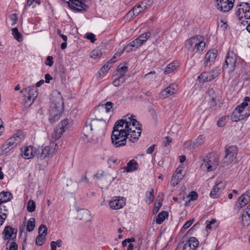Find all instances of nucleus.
I'll return each instance as SVG.
<instances>
[{
  "label": "nucleus",
  "instance_id": "7c9ffc66",
  "mask_svg": "<svg viewBox=\"0 0 250 250\" xmlns=\"http://www.w3.org/2000/svg\"><path fill=\"white\" fill-rule=\"evenodd\" d=\"M154 198V189L151 188L146 194L145 201L150 204L153 202Z\"/></svg>",
  "mask_w": 250,
  "mask_h": 250
},
{
  "label": "nucleus",
  "instance_id": "0eeeda50",
  "mask_svg": "<svg viewBox=\"0 0 250 250\" xmlns=\"http://www.w3.org/2000/svg\"><path fill=\"white\" fill-rule=\"evenodd\" d=\"M225 156L223 160L224 166L231 164L236 159L238 149L236 146H226Z\"/></svg>",
  "mask_w": 250,
  "mask_h": 250
},
{
  "label": "nucleus",
  "instance_id": "f03ea898",
  "mask_svg": "<svg viewBox=\"0 0 250 250\" xmlns=\"http://www.w3.org/2000/svg\"><path fill=\"white\" fill-rule=\"evenodd\" d=\"M134 117L128 114L119 120L123 121V127L128 136V140L132 143L138 140L142 132L141 124Z\"/></svg>",
  "mask_w": 250,
  "mask_h": 250
},
{
  "label": "nucleus",
  "instance_id": "864d4df0",
  "mask_svg": "<svg viewBox=\"0 0 250 250\" xmlns=\"http://www.w3.org/2000/svg\"><path fill=\"white\" fill-rule=\"evenodd\" d=\"M193 221H194V220L192 219V220H188V221H187L183 225V227L181 230L184 231V230H186V229H187L188 228L192 225V224L193 222Z\"/></svg>",
  "mask_w": 250,
  "mask_h": 250
},
{
  "label": "nucleus",
  "instance_id": "4d7b16f0",
  "mask_svg": "<svg viewBox=\"0 0 250 250\" xmlns=\"http://www.w3.org/2000/svg\"><path fill=\"white\" fill-rule=\"evenodd\" d=\"M53 57L52 56H48L46 58L45 64L49 66H52L53 64Z\"/></svg>",
  "mask_w": 250,
  "mask_h": 250
},
{
  "label": "nucleus",
  "instance_id": "603ef678",
  "mask_svg": "<svg viewBox=\"0 0 250 250\" xmlns=\"http://www.w3.org/2000/svg\"><path fill=\"white\" fill-rule=\"evenodd\" d=\"M220 69L218 68H215L213 69L211 71L209 72L211 74V76L213 77V79L217 77L220 74Z\"/></svg>",
  "mask_w": 250,
  "mask_h": 250
},
{
  "label": "nucleus",
  "instance_id": "f3484780",
  "mask_svg": "<svg viewBox=\"0 0 250 250\" xmlns=\"http://www.w3.org/2000/svg\"><path fill=\"white\" fill-rule=\"evenodd\" d=\"M25 92L28 93V95L25 100V106H30L37 97V92L35 90L34 86H28L25 88Z\"/></svg>",
  "mask_w": 250,
  "mask_h": 250
},
{
  "label": "nucleus",
  "instance_id": "ddd939ff",
  "mask_svg": "<svg viewBox=\"0 0 250 250\" xmlns=\"http://www.w3.org/2000/svg\"><path fill=\"white\" fill-rule=\"evenodd\" d=\"M151 33L146 32L140 35L137 39L132 41L127 46L138 48L143 45L147 40L150 37Z\"/></svg>",
  "mask_w": 250,
  "mask_h": 250
},
{
  "label": "nucleus",
  "instance_id": "f257e3e1",
  "mask_svg": "<svg viewBox=\"0 0 250 250\" xmlns=\"http://www.w3.org/2000/svg\"><path fill=\"white\" fill-rule=\"evenodd\" d=\"M106 123L103 120L93 119L87 120L83 128L85 138L91 137L94 141L103 136L105 133Z\"/></svg>",
  "mask_w": 250,
  "mask_h": 250
},
{
  "label": "nucleus",
  "instance_id": "412c9836",
  "mask_svg": "<svg viewBox=\"0 0 250 250\" xmlns=\"http://www.w3.org/2000/svg\"><path fill=\"white\" fill-rule=\"evenodd\" d=\"M183 171L181 169H177L172 176L171 180V186L175 187L183 178Z\"/></svg>",
  "mask_w": 250,
  "mask_h": 250
},
{
  "label": "nucleus",
  "instance_id": "6ab92c4d",
  "mask_svg": "<svg viewBox=\"0 0 250 250\" xmlns=\"http://www.w3.org/2000/svg\"><path fill=\"white\" fill-rule=\"evenodd\" d=\"M199 245V241L194 237H190L184 244L183 250H195Z\"/></svg>",
  "mask_w": 250,
  "mask_h": 250
},
{
  "label": "nucleus",
  "instance_id": "a18cd8bd",
  "mask_svg": "<svg viewBox=\"0 0 250 250\" xmlns=\"http://www.w3.org/2000/svg\"><path fill=\"white\" fill-rule=\"evenodd\" d=\"M156 72L154 71H151L147 74H146L144 76V78L148 80H154L156 78V75H155Z\"/></svg>",
  "mask_w": 250,
  "mask_h": 250
},
{
  "label": "nucleus",
  "instance_id": "a211bd4d",
  "mask_svg": "<svg viewBox=\"0 0 250 250\" xmlns=\"http://www.w3.org/2000/svg\"><path fill=\"white\" fill-rule=\"evenodd\" d=\"M17 229L13 228L10 226H6L3 231L4 240H14L16 238Z\"/></svg>",
  "mask_w": 250,
  "mask_h": 250
},
{
  "label": "nucleus",
  "instance_id": "423d86ee",
  "mask_svg": "<svg viewBox=\"0 0 250 250\" xmlns=\"http://www.w3.org/2000/svg\"><path fill=\"white\" fill-rule=\"evenodd\" d=\"M206 46L204 37L201 35L194 36L185 42V47L188 51L202 52Z\"/></svg>",
  "mask_w": 250,
  "mask_h": 250
},
{
  "label": "nucleus",
  "instance_id": "f704fd0d",
  "mask_svg": "<svg viewBox=\"0 0 250 250\" xmlns=\"http://www.w3.org/2000/svg\"><path fill=\"white\" fill-rule=\"evenodd\" d=\"M115 62V61H110V60L107 62L100 70L99 74L102 75L104 74V72L108 71V70L112 66V64Z\"/></svg>",
  "mask_w": 250,
  "mask_h": 250
},
{
  "label": "nucleus",
  "instance_id": "c9c22d12",
  "mask_svg": "<svg viewBox=\"0 0 250 250\" xmlns=\"http://www.w3.org/2000/svg\"><path fill=\"white\" fill-rule=\"evenodd\" d=\"M11 31L12 34L17 41L20 42L22 40V35L19 32L17 28H14Z\"/></svg>",
  "mask_w": 250,
  "mask_h": 250
},
{
  "label": "nucleus",
  "instance_id": "e2e57ef3",
  "mask_svg": "<svg viewBox=\"0 0 250 250\" xmlns=\"http://www.w3.org/2000/svg\"><path fill=\"white\" fill-rule=\"evenodd\" d=\"M123 51L122 50H121V51H117L115 54V55H114V56L110 60V61H115V62H116V61L114 60L117 57H120L121 54H122Z\"/></svg>",
  "mask_w": 250,
  "mask_h": 250
},
{
  "label": "nucleus",
  "instance_id": "0e129e2a",
  "mask_svg": "<svg viewBox=\"0 0 250 250\" xmlns=\"http://www.w3.org/2000/svg\"><path fill=\"white\" fill-rule=\"evenodd\" d=\"M17 249H18L17 244L15 242H13L10 246L9 250H17Z\"/></svg>",
  "mask_w": 250,
  "mask_h": 250
},
{
  "label": "nucleus",
  "instance_id": "5701e85b",
  "mask_svg": "<svg viewBox=\"0 0 250 250\" xmlns=\"http://www.w3.org/2000/svg\"><path fill=\"white\" fill-rule=\"evenodd\" d=\"M138 168V164L134 159L130 160L126 165V167L123 168L125 170V171L127 172H130L137 170Z\"/></svg>",
  "mask_w": 250,
  "mask_h": 250
},
{
  "label": "nucleus",
  "instance_id": "de8ad7c7",
  "mask_svg": "<svg viewBox=\"0 0 250 250\" xmlns=\"http://www.w3.org/2000/svg\"><path fill=\"white\" fill-rule=\"evenodd\" d=\"M188 197L189 198L188 202L195 201L197 199L198 194L196 192L192 191L189 193Z\"/></svg>",
  "mask_w": 250,
  "mask_h": 250
},
{
  "label": "nucleus",
  "instance_id": "aec40b11",
  "mask_svg": "<svg viewBox=\"0 0 250 250\" xmlns=\"http://www.w3.org/2000/svg\"><path fill=\"white\" fill-rule=\"evenodd\" d=\"M177 88V85L175 83H172L161 92V96L163 98H167L169 96L174 94L175 93Z\"/></svg>",
  "mask_w": 250,
  "mask_h": 250
},
{
  "label": "nucleus",
  "instance_id": "2eb2a0df",
  "mask_svg": "<svg viewBox=\"0 0 250 250\" xmlns=\"http://www.w3.org/2000/svg\"><path fill=\"white\" fill-rule=\"evenodd\" d=\"M217 56V52L216 50H209L205 55L204 59V65L206 67L209 68Z\"/></svg>",
  "mask_w": 250,
  "mask_h": 250
},
{
  "label": "nucleus",
  "instance_id": "4be33fe9",
  "mask_svg": "<svg viewBox=\"0 0 250 250\" xmlns=\"http://www.w3.org/2000/svg\"><path fill=\"white\" fill-rule=\"evenodd\" d=\"M33 147L31 146L25 147L23 150H21V156L25 159H30L34 156Z\"/></svg>",
  "mask_w": 250,
  "mask_h": 250
},
{
  "label": "nucleus",
  "instance_id": "39448f33",
  "mask_svg": "<svg viewBox=\"0 0 250 250\" xmlns=\"http://www.w3.org/2000/svg\"><path fill=\"white\" fill-rule=\"evenodd\" d=\"M202 161L201 167L203 170L208 172L213 171L216 169L219 163L218 156L215 153H209L206 156L200 157Z\"/></svg>",
  "mask_w": 250,
  "mask_h": 250
},
{
  "label": "nucleus",
  "instance_id": "cd10ccee",
  "mask_svg": "<svg viewBox=\"0 0 250 250\" xmlns=\"http://www.w3.org/2000/svg\"><path fill=\"white\" fill-rule=\"evenodd\" d=\"M178 63L173 62L168 64L165 68L164 73L166 75L173 72L178 67Z\"/></svg>",
  "mask_w": 250,
  "mask_h": 250
},
{
  "label": "nucleus",
  "instance_id": "2f4dec72",
  "mask_svg": "<svg viewBox=\"0 0 250 250\" xmlns=\"http://www.w3.org/2000/svg\"><path fill=\"white\" fill-rule=\"evenodd\" d=\"M168 212L166 211H163L158 214L156 218V223L157 224H161L168 216Z\"/></svg>",
  "mask_w": 250,
  "mask_h": 250
},
{
  "label": "nucleus",
  "instance_id": "72a5a7b5",
  "mask_svg": "<svg viewBox=\"0 0 250 250\" xmlns=\"http://www.w3.org/2000/svg\"><path fill=\"white\" fill-rule=\"evenodd\" d=\"M206 140V137L204 135H200L194 141V146L196 148H197L199 146L202 145Z\"/></svg>",
  "mask_w": 250,
  "mask_h": 250
},
{
  "label": "nucleus",
  "instance_id": "3c124183",
  "mask_svg": "<svg viewBox=\"0 0 250 250\" xmlns=\"http://www.w3.org/2000/svg\"><path fill=\"white\" fill-rule=\"evenodd\" d=\"M105 176V172L103 170H100L96 173V174L94 175L95 178H96L98 180H101L104 176Z\"/></svg>",
  "mask_w": 250,
  "mask_h": 250
},
{
  "label": "nucleus",
  "instance_id": "dca6fc26",
  "mask_svg": "<svg viewBox=\"0 0 250 250\" xmlns=\"http://www.w3.org/2000/svg\"><path fill=\"white\" fill-rule=\"evenodd\" d=\"M225 187V184L223 182L216 183L210 192V197L214 199L218 198L221 195Z\"/></svg>",
  "mask_w": 250,
  "mask_h": 250
},
{
  "label": "nucleus",
  "instance_id": "c756f323",
  "mask_svg": "<svg viewBox=\"0 0 250 250\" xmlns=\"http://www.w3.org/2000/svg\"><path fill=\"white\" fill-rule=\"evenodd\" d=\"M242 222L244 226L250 225V210H245L242 217Z\"/></svg>",
  "mask_w": 250,
  "mask_h": 250
},
{
  "label": "nucleus",
  "instance_id": "a878e982",
  "mask_svg": "<svg viewBox=\"0 0 250 250\" xmlns=\"http://www.w3.org/2000/svg\"><path fill=\"white\" fill-rule=\"evenodd\" d=\"M249 202L250 201L249 200V198H247L246 196L242 195L239 198L238 201L236 204V207L238 209H240L248 204Z\"/></svg>",
  "mask_w": 250,
  "mask_h": 250
},
{
  "label": "nucleus",
  "instance_id": "774afa93",
  "mask_svg": "<svg viewBox=\"0 0 250 250\" xmlns=\"http://www.w3.org/2000/svg\"><path fill=\"white\" fill-rule=\"evenodd\" d=\"M51 250H56L57 245L55 241H51L50 243Z\"/></svg>",
  "mask_w": 250,
  "mask_h": 250
},
{
  "label": "nucleus",
  "instance_id": "9b49d317",
  "mask_svg": "<svg viewBox=\"0 0 250 250\" xmlns=\"http://www.w3.org/2000/svg\"><path fill=\"white\" fill-rule=\"evenodd\" d=\"M216 8L221 12H227L233 7L234 0H215Z\"/></svg>",
  "mask_w": 250,
  "mask_h": 250
},
{
  "label": "nucleus",
  "instance_id": "052dcab7",
  "mask_svg": "<svg viewBox=\"0 0 250 250\" xmlns=\"http://www.w3.org/2000/svg\"><path fill=\"white\" fill-rule=\"evenodd\" d=\"M172 139L170 137L167 136L165 138L164 145L165 146H167L171 143Z\"/></svg>",
  "mask_w": 250,
  "mask_h": 250
},
{
  "label": "nucleus",
  "instance_id": "58836bf2",
  "mask_svg": "<svg viewBox=\"0 0 250 250\" xmlns=\"http://www.w3.org/2000/svg\"><path fill=\"white\" fill-rule=\"evenodd\" d=\"M89 215V212L86 209L80 210L77 216V217L80 220H83L86 219V217Z\"/></svg>",
  "mask_w": 250,
  "mask_h": 250
},
{
  "label": "nucleus",
  "instance_id": "09e8293b",
  "mask_svg": "<svg viewBox=\"0 0 250 250\" xmlns=\"http://www.w3.org/2000/svg\"><path fill=\"white\" fill-rule=\"evenodd\" d=\"M13 137H16V141H17L18 144H19L24 138V135L22 133H18L15 134Z\"/></svg>",
  "mask_w": 250,
  "mask_h": 250
},
{
  "label": "nucleus",
  "instance_id": "79ce46f5",
  "mask_svg": "<svg viewBox=\"0 0 250 250\" xmlns=\"http://www.w3.org/2000/svg\"><path fill=\"white\" fill-rule=\"evenodd\" d=\"M102 55L101 51L99 49H96L93 50L91 53V57L93 59H96L100 58Z\"/></svg>",
  "mask_w": 250,
  "mask_h": 250
},
{
  "label": "nucleus",
  "instance_id": "4468645a",
  "mask_svg": "<svg viewBox=\"0 0 250 250\" xmlns=\"http://www.w3.org/2000/svg\"><path fill=\"white\" fill-rule=\"evenodd\" d=\"M47 228L45 225L42 224L39 228V235L36 238L35 243L38 246H42L43 244L45 235L47 234Z\"/></svg>",
  "mask_w": 250,
  "mask_h": 250
},
{
  "label": "nucleus",
  "instance_id": "338daca9",
  "mask_svg": "<svg viewBox=\"0 0 250 250\" xmlns=\"http://www.w3.org/2000/svg\"><path fill=\"white\" fill-rule=\"evenodd\" d=\"M121 84H123L125 81V75L120 74V76L117 78Z\"/></svg>",
  "mask_w": 250,
  "mask_h": 250
},
{
  "label": "nucleus",
  "instance_id": "e433bc0d",
  "mask_svg": "<svg viewBox=\"0 0 250 250\" xmlns=\"http://www.w3.org/2000/svg\"><path fill=\"white\" fill-rule=\"evenodd\" d=\"M18 144V142L16 141V137H12L5 142V146L9 145L11 146L12 148L15 147Z\"/></svg>",
  "mask_w": 250,
  "mask_h": 250
},
{
  "label": "nucleus",
  "instance_id": "1a4fd4ad",
  "mask_svg": "<svg viewBox=\"0 0 250 250\" xmlns=\"http://www.w3.org/2000/svg\"><path fill=\"white\" fill-rule=\"evenodd\" d=\"M248 106V103L247 102H243L240 105H238L236 107L234 111L233 112L231 119L235 122H237L238 120H244L246 117V112L243 114L245 108Z\"/></svg>",
  "mask_w": 250,
  "mask_h": 250
},
{
  "label": "nucleus",
  "instance_id": "49530a36",
  "mask_svg": "<svg viewBox=\"0 0 250 250\" xmlns=\"http://www.w3.org/2000/svg\"><path fill=\"white\" fill-rule=\"evenodd\" d=\"M9 19L11 22V24L12 25H15L17 22L18 20L17 15L16 13L11 14L9 16Z\"/></svg>",
  "mask_w": 250,
  "mask_h": 250
},
{
  "label": "nucleus",
  "instance_id": "393cba45",
  "mask_svg": "<svg viewBox=\"0 0 250 250\" xmlns=\"http://www.w3.org/2000/svg\"><path fill=\"white\" fill-rule=\"evenodd\" d=\"M13 197L12 194L9 192L2 191L0 193V205L3 203L9 201Z\"/></svg>",
  "mask_w": 250,
  "mask_h": 250
},
{
  "label": "nucleus",
  "instance_id": "bb28decb",
  "mask_svg": "<svg viewBox=\"0 0 250 250\" xmlns=\"http://www.w3.org/2000/svg\"><path fill=\"white\" fill-rule=\"evenodd\" d=\"M198 79L201 82L205 83L213 80V77L211 76L209 72H204L198 76Z\"/></svg>",
  "mask_w": 250,
  "mask_h": 250
},
{
  "label": "nucleus",
  "instance_id": "6e6552de",
  "mask_svg": "<svg viewBox=\"0 0 250 250\" xmlns=\"http://www.w3.org/2000/svg\"><path fill=\"white\" fill-rule=\"evenodd\" d=\"M236 16L239 20L243 18L250 20V4L248 2H242L236 7Z\"/></svg>",
  "mask_w": 250,
  "mask_h": 250
},
{
  "label": "nucleus",
  "instance_id": "c03bdc74",
  "mask_svg": "<svg viewBox=\"0 0 250 250\" xmlns=\"http://www.w3.org/2000/svg\"><path fill=\"white\" fill-rule=\"evenodd\" d=\"M117 70L118 72L120 73V74L125 75V73L128 71V67L120 64L118 66Z\"/></svg>",
  "mask_w": 250,
  "mask_h": 250
},
{
  "label": "nucleus",
  "instance_id": "5fc2aeb1",
  "mask_svg": "<svg viewBox=\"0 0 250 250\" xmlns=\"http://www.w3.org/2000/svg\"><path fill=\"white\" fill-rule=\"evenodd\" d=\"M162 204L161 202H158V203H155L153 212L154 213H156L158 211L160 208L162 206Z\"/></svg>",
  "mask_w": 250,
  "mask_h": 250
},
{
  "label": "nucleus",
  "instance_id": "6e6d98bb",
  "mask_svg": "<svg viewBox=\"0 0 250 250\" xmlns=\"http://www.w3.org/2000/svg\"><path fill=\"white\" fill-rule=\"evenodd\" d=\"M86 38L92 42H94L96 41L95 36L91 33H87L86 34Z\"/></svg>",
  "mask_w": 250,
  "mask_h": 250
},
{
  "label": "nucleus",
  "instance_id": "8fccbe9b",
  "mask_svg": "<svg viewBox=\"0 0 250 250\" xmlns=\"http://www.w3.org/2000/svg\"><path fill=\"white\" fill-rule=\"evenodd\" d=\"M12 148L11 146L7 145L6 146H5V143L2 145L1 150L2 154H4L8 152H9L10 150H11Z\"/></svg>",
  "mask_w": 250,
  "mask_h": 250
},
{
  "label": "nucleus",
  "instance_id": "13d9d810",
  "mask_svg": "<svg viewBox=\"0 0 250 250\" xmlns=\"http://www.w3.org/2000/svg\"><path fill=\"white\" fill-rule=\"evenodd\" d=\"M226 119L225 117H222L220 118L218 121L217 124L219 127H222L225 125V120Z\"/></svg>",
  "mask_w": 250,
  "mask_h": 250
},
{
  "label": "nucleus",
  "instance_id": "680f3d73",
  "mask_svg": "<svg viewBox=\"0 0 250 250\" xmlns=\"http://www.w3.org/2000/svg\"><path fill=\"white\" fill-rule=\"evenodd\" d=\"M7 214L6 213H2L0 214V227L3 224L4 221L7 217Z\"/></svg>",
  "mask_w": 250,
  "mask_h": 250
},
{
  "label": "nucleus",
  "instance_id": "473e14b6",
  "mask_svg": "<svg viewBox=\"0 0 250 250\" xmlns=\"http://www.w3.org/2000/svg\"><path fill=\"white\" fill-rule=\"evenodd\" d=\"M68 125V120L66 119L59 123L57 128L59 129L62 133H63L67 129Z\"/></svg>",
  "mask_w": 250,
  "mask_h": 250
},
{
  "label": "nucleus",
  "instance_id": "37998d69",
  "mask_svg": "<svg viewBox=\"0 0 250 250\" xmlns=\"http://www.w3.org/2000/svg\"><path fill=\"white\" fill-rule=\"evenodd\" d=\"M62 134V133L60 131V130L56 128L52 135V138L54 139L55 141H56L61 137Z\"/></svg>",
  "mask_w": 250,
  "mask_h": 250
},
{
  "label": "nucleus",
  "instance_id": "69168bd1",
  "mask_svg": "<svg viewBox=\"0 0 250 250\" xmlns=\"http://www.w3.org/2000/svg\"><path fill=\"white\" fill-rule=\"evenodd\" d=\"M45 82L47 83H50V80L52 79V77L49 74H46L44 76Z\"/></svg>",
  "mask_w": 250,
  "mask_h": 250
},
{
  "label": "nucleus",
  "instance_id": "9d476101",
  "mask_svg": "<svg viewBox=\"0 0 250 250\" xmlns=\"http://www.w3.org/2000/svg\"><path fill=\"white\" fill-rule=\"evenodd\" d=\"M237 56L234 51L229 48L225 61V66L226 68H229L230 71H233L234 69L237 61Z\"/></svg>",
  "mask_w": 250,
  "mask_h": 250
},
{
  "label": "nucleus",
  "instance_id": "bf43d9fd",
  "mask_svg": "<svg viewBox=\"0 0 250 250\" xmlns=\"http://www.w3.org/2000/svg\"><path fill=\"white\" fill-rule=\"evenodd\" d=\"M113 104L111 102H107L105 104V108L106 112H109L110 109L112 108Z\"/></svg>",
  "mask_w": 250,
  "mask_h": 250
},
{
  "label": "nucleus",
  "instance_id": "4c0bfd02",
  "mask_svg": "<svg viewBox=\"0 0 250 250\" xmlns=\"http://www.w3.org/2000/svg\"><path fill=\"white\" fill-rule=\"evenodd\" d=\"M35 226V220L34 218H30L27 222L26 229L30 232L32 231Z\"/></svg>",
  "mask_w": 250,
  "mask_h": 250
},
{
  "label": "nucleus",
  "instance_id": "ea45409f",
  "mask_svg": "<svg viewBox=\"0 0 250 250\" xmlns=\"http://www.w3.org/2000/svg\"><path fill=\"white\" fill-rule=\"evenodd\" d=\"M36 205L35 202L33 200H30L28 203L27 205V209L28 211L30 212H32L35 210Z\"/></svg>",
  "mask_w": 250,
  "mask_h": 250
},
{
  "label": "nucleus",
  "instance_id": "f8f14e48",
  "mask_svg": "<svg viewBox=\"0 0 250 250\" xmlns=\"http://www.w3.org/2000/svg\"><path fill=\"white\" fill-rule=\"evenodd\" d=\"M125 198L123 197L114 196L110 200L109 206L112 209H119L125 206Z\"/></svg>",
  "mask_w": 250,
  "mask_h": 250
},
{
  "label": "nucleus",
  "instance_id": "c85d7f7f",
  "mask_svg": "<svg viewBox=\"0 0 250 250\" xmlns=\"http://www.w3.org/2000/svg\"><path fill=\"white\" fill-rule=\"evenodd\" d=\"M144 9V7L141 5L138 4L135 5L132 9L128 13L127 15H130L131 16H132V15L136 16L142 12Z\"/></svg>",
  "mask_w": 250,
  "mask_h": 250
},
{
  "label": "nucleus",
  "instance_id": "20e7f679",
  "mask_svg": "<svg viewBox=\"0 0 250 250\" xmlns=\"http://www.w3.org/2000/svg\"><path fill=\"white\" fill-rule=\"evenodd\" d=\"M63 110V101L60 92L56 93L55 99L53 100V103L50 106V117L49 120L50 123H54L58 121Z\"/></svg>",
  "mask_w": 250,
  "mask_h": 250
},
{
  "label": "nucleus",
  "instance_id": "a19ab883",
  "mask_svg": "<svg viewBox=\"0 0 250 250\" xmlns=\"http://www.w3.org/2000/svg\"><path fill=\"white\" fill-rule=\"evenodd\" d=\"M184 147L188 150L194 149L196 148V146H194V142H192V141L191 140H188L184 144Z\"/></svg>",
  "mask_w": 250,
  "mask_h": 250
},
{
  "label": "nucleus",
  "instance_id": "7ed1b4c3",
  "mask_svg": "<svg viewBox=\"0 0 250 250\" xmlns=\"http://www.w3.org/2000/svg\"><path fill=\"white\" fill-rule=\"evenodd\" d=\"M122 121L118 120L114 125L111 136V144L115 147L126 145L128 136L123 127Z\"/></svg>",
  "mask_w": 250,
  "mask_h": 250
},
{
  "label": "nucleus",
  "instance_id": "b1692460",
  "mask_svg": "<svg viewBox=\"0 0 250 250\" xmlns=\"http://www.w3.org/2000/svg\"><path fill=\"white\" fill-rule=\"evenodd\" d=\"M55 150L51 151L50 147L49 146H45L42 149L41 153L38 154L37 157L41 159H44L46 157L49 156L51 154H53L55 153Z\"/></svg>",
  "mask_w": 250,
  "mask_h": 250
}]
</instances>
